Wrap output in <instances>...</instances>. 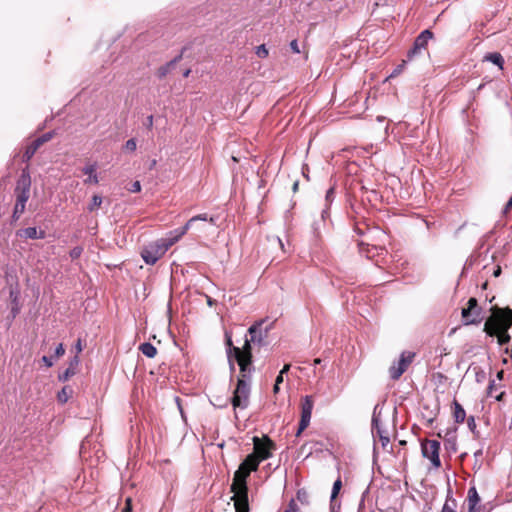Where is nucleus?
Here are the masks:
<instances>
[{"instance_id":"1","label":"nucleus","mask_w":512,"mask_h":512,"mask_svg":"<svg viewBox=\"0 0 512 512\" xmlns=\"http://www.w3.org/2000/svg\"><path fill=\"white\" fill-rule=\"evenodd\" d=\"M260 462L255 454H249L240 464L234 473L233 482L231 484L232 500L236 512H249L248 487L247 478L252 471L258 469Z\"/></svg>"},{"instance_id":"2","label":"nucleus","mask_w":512,"mask_h":512,"mask_svg":"<svg viewBox=\"0 0 512 512\" xmlns=\"http://www.w3.org/2000/svg\"><path fill=\"white\" fill-rule=\"evenodd\" d=\"M31 177L28 169H23L15 188L16 203L12 218L18 220L24 213L26 203L30 197Z\"/></svg>"},{"instance_id":"3","label":"nucleus","mask_w":512,"mask_h":512,"mask_svg":"<svg viewBox=\"0 0 512 512\" xmlns=\"http://www.w3.org/2000/svg\"><path fill=\"white\" fill-rule=\"evenodd\" d=\"M173 245L169 237L166 236L146 245L141 251V257L146 264L154 265Z\"/></svg>"},{"instance_id":"4","label":"nucleus","mask_w":512,"mask_h":512,"mask_svg":"<svg viewBox=\"0 0 512 512\" xmlns=\"http://www.w3.org/2000/svg\"><path fill=\"white\" fill-rule=\"evenodd\" d=\"M250 390L249 381L244 378H238L237 385L232 397V405L234 409H245L248 407Z\"/></svg>"},{"instance_id":"5","label":"nucleus","mask_w":512,"mask_h":512,"mask_svg":"<svg viewBox=\"0 0 512 512\" xmlns=\"http://www.w3.org/2000/svg\"><path fill=\"white\" fill-rule=\"evenodd\" d=\"M462 320L464 325L479 324L483 320L482 308L478 305L476 298H470L467 307L462 309Z\"/></svg>"},{"instance_id":"6","label":"nucleus","mask_w":512,"mask_h":512,"mask_svg":"<svg viewBox=\"0 0 512 512\" xmlns=\"http://www.w3.org/2000/svg\"><path fill=\"white\" fill-rule=\"evenodd\" d=\"M440 442L437 440H424L421 443V452L424 458L430 460L434 468L441 466V460L439 457Z\"/></svg>"},{"instance_id":"7","label":"nucleus","mask_w":512,"mask_h":512,"mask_svg":"<svg viewBox=\"0 0 512 512\" xmlns=\"http://www.w3.org/2000/svg\"><path fill=\"white\" fill-rule=\"evenodd\" d=\"M196 221H209L210 223L215 224V219L213 217H208L207 214H199L190 218L183 227L170 231L167 236L173 244L177 243Z\"/></svg>"},{"instance_id":"8","label":"nucleus","mask_w":512,"mask_h":512,"mask_svg":"<svg viewBox=\"0 0 512 512\" xmlns=\"http://www.w3.org/2000/svg\"><path fill=\"white\" fill-rule=\"evenodd\" d=\"M415 357L414 352L404 351L400 355L397 363H393L389 368L390 377L393 380L399 379L402 374L407 370L408 366L412 363Z\"/></svg>"},{"instance_id":"9","label":"nucleus","mask_w":512,"mask_h":512,"mask_svg":"<svg viewBox=\"0 0 512 512\" xmlns=\"http://www.w3.org/2000/svg\"><path fill=\"white\" fill-rule=\"evenodd\" d=\"M314 407V402L311 396H305L301 402V418L299 422V427L296 432V436H300L301 433L309 426L312 410Z\"/></svg>"},{"instance_id":"10","label":"nucleus","mask_w":512,"mask_h":512,"mask_svg":"<svg viewBox=\"0 0 512 512\" xmlns=\"http://www.w3.org/2000/svg\"><path fill=\"white\" fill-rule=\"evenodd\" d=\"M254 442V452L258 461H264L272 456L271 450L274 448V443L268 438L265 437L263 440L258 437L253 438Z\"/></svg>"},{"instance_id":"11","label":"nucleus","mask_w":512,"mask_h":512,"mask_svg":"<svg viewBox=\"0 0 512 512\" xmlns=\"http://www.w3.org/2000/svg\"><path fill=\"white\" fill-rule=\"evenodd\" d=\"M233 357L235 358L240 367L241 376L239 378H244L249 381L253 370L252 356H248L247 354H241L240 348H233Z\"/></svg>"},{"instance_id":"12","label":"nucleus","mask_w":512,"mask_h":512,"mask_svg":"<svg viewBox=\"0 0 512 512\" xmlns=\"http://www.w3.org/2000/svg\"><path fill=\"white\" fill-rule=\"evenodd\" d=\"M264 322H265V320L257 321L248 329V332L251 336V341L253 343L262 345L264 342V339L268 335V332L272 329L273 324H274L273 322L269 326L262 329V325Z\"/></svg>"},{"instance_id":"13","label":"nucleus","mask_w":512,"mask_h":512,"mask_svg":"<svg viewBox=\"0 0 512 512\" xmlns=\"http://www.w3.org/2000/svg\"><path fill=\"white\" fill-rule=\"evenodd\" d=\"M433 33L426 29L422 31L415 39L413 47L408 51L407 58L411 60L415 55L419 54L422 49H425L428 41L432 39Z\"/></svg>"},{"instance_id":"14","label":"nucleus","mask_w":512,"mask_h":512,"mask_svg":"<svg viewBox=\"0 0 512 512\" xmlns=\"http://www.w3.org/2000/svg\"><path fill=\"white\" fill-rule=\"evenodd\" d=\"M372 435H373L374 441H376V439H378L379 442L381 443L382 447L384 449L387 448V446L390 443L389 434L382 427L379 419L375 415H373V418H372Z\"/></svg>"},{"instance_id":"15","label":"nucleus","mask_w":512,"mask_h":512,"mask_svg":"<svg viewBox=\"0 0 512 512\" xmlns=\"http://www.w3.org/2000/svg\"><path fill=\"white\" fill-rule=\"evenodd\" d=\"M488 322H490V329L492 331H508L512 324L507 310L503 311L500 315L496 316L493 320H489Z\"/></svg>"},{"instance_id":"16","label":"nucleus","mask_w":512,"mask_h":512,"mask_svg":"<svg viewBox=\"0 0 512 512\" xmlns=\"http://www.w3.org/2000/svg\"><path fill=\"white\" fill-rule=\"evenodd\" d=\"M468 512H482L479 503L480 497L475 487H471L468 490Z\"/></svg>"},{"instance_id":"17","label":"nucleus","mask_w":512,"mask_h":512,"mask_svg":"<svg viewBox=\"0 0 512 512\" xmlns=\"http://www.w3.org/2000/svg\"><path fill=\"white\" fill-rule=\"evenodd\" d=\"M78 364H79V358H78V356H74L70 360L69 367L63 373L59 374V376H58L59 380L62 382H65L70 377L75 375Z\"/></svg>"},{"instance_id":"18","label":"nucleus","mask_w":512,"mask_h":512,"mask_svg":"<svg viewBox=\"0 0 512 512\" xmlns=\"http://www.w3.org/2000/svg\"><path fill=\"white\" fill-rule=\"evenodd\" d=\"M444 445L448 451H457V437L456 430L447 431L444 436Z\"/></svg>"},{"instance_id":"19","label":"nucleus","mask_w":512,"mask_h":512,"mask_svg":"<svg viewBox=\"0 0 512 512\" xmlns=\"http://www.w3.org/2000/svg\"><path fill=\"white\" fill-rule=\"evenodd\" d=\"M485 331L491 336L497 335L499 345L507 344L511 339L508 331H492L490 329V322H486Z\"/></svg>"},{"instance_id":"20","label":"nucleus","mask_w":512,"mask_h":512,"mask_svg":"<svg viewBox=\"0 0 512 512\" xmlns=\"http://www.w3.org/2000/svg\"><path fill=\"white\" fill-rule=\"evenodd\" d=\"M19 295L20 292L16 288H11L9 292V297L11 300V312L13 317H15L20 312V303H19Z\"/></svg>"},{"instance_id":"21","label":"nucleus","mask_w":512,"mask_h":512,"mask_svg":"<svg viewBox=\"0 0 512 512\" xmlns=\"http://www.w3.org/2000/svg\"><path fill=\"white\" fill-rule=\"evenodd\" d=\"M96 164H89L83 168V173L88 175V178L84 180L85 183L98 184V175L96 173Z\"/></svg>"},{"instance_id":"22","label":"nucleus","mask_w":512,"mask_h":512,"mask_svg":"<svg viewBox=\"0 0 512 512\" xmlns=\"http://www.w3.org/2000/svg\"><path fill=\"white\" fill-rule=\"evenodd\" d=\"M359 251L361 254L365 255L367 258H373L376 254H379V251H383L382 248H378L376 246H370L369 244L360 243Z\"/></svg>"},{"instance_id":"23","label":"nucleus","mask_w":512,"mask_h":512,"mask_svg":"<svg viewBox=\"0 0 512 512\" xmlns=\"http://www.w3.org/2000/svg\"><path fill=\"white\" fill-rule=\"evenodd\" d=\"M453 416L456 423H463L466 417L464 408L456 400L453 402Z\"/></svg>"},{"instance_id":"24","label":"nucleus","mask_w":512,"mask_h":512,"mask_svg":"<svg viewBox=\"0 0 512 512\" xmlns=\"http://www.w3.org/2000/svg\"><path fill=\"white\" fill-rule=\"evenodd\" d=\"M456 507H457V502L453 498L452 492L449 489L441 512H456Z\"/></svg>"},{"instance_id":"25","label":"nucleus","mask_w":512,"mask_h":512,"mask_svg":"<svg viewBox=\"0 0 512 512\" xmlns=\"http://www.w3.org/2000/svg\"><path fill=\"white\" fill-rule=\"evenodd\" d=\"M139 350L143 353V355H145L148 358H153L157 354L156 347L149 342L142 343L139 346Z\"/></svg>"},{"instance_id":"26","label":"nucleus","mask_w":512,"mask_h":512,"mask_svg":"<svg viewBox=\"0 0 512 512\" xmlns=\"http://www.w3.org/2000/svg\"><path fill=\"white\" fill-rule=\"evenodd\" d=\"M484 59L497 65L500 69H503L504 59L500 53H498V52L488 53L484 57Z\"/></svg>"},{"instance_id":"27","label":"nucleus","mask_w":512,"mask_h":512,"mask_svg":"<svg viewBox=\"0 0 512 512\" xmlns=\"http://www.w3.org/2000/svg\"><path fill=\"white\" fill-rule=\"evenodd\" d=\"M73 389L70 386H64L57 394V399L60 403H66L72 396Z\"/></svg>"},{"instance_id":"28","label":"nucleus","mask_w":512,"mask_h":512,"mask_svg":"<svg viewBox=\"0 0 512 512\" xmlns=\"http://www.w3.org/2000/svg\"><path fill=\"white\" fill-rule=\"evenodd\" d=\"M24 235L29 239H43L45 237V232L38 230L36 227H28L24 230Z\"/></svg>"},{"instance_id":"29","label":"nucleus","mask_w":512,"mask_h":512,"mask_svg":"<svg viewBox=\"0 0 512 512\" xmlns=\"http://www.w3.org/2000/svg\"><path fill=\"white\" fill-rule=\"evenodd\" d=\"M296 499L303 505H309L310 503V495L308 491L304 488H301L297 491Z\"/></svg>"},{"instance_id":"30","label":"nucleus","mask_w":512,"mask_h":512,"mask_svg":"<svg viewBox=\"0 0 512 512\" xmlns=\"http://www.w3.org/2000/svg\"><path fill=\"white\" fill-rule=\"evenodd\" d=\"M341 487H342V481H341V478L339 477L334 482L333 487H332L331 497H330V501L331 502H333L337 498V496H338V494H339V492L341 490Z\"/></svg>"},{"instance_id":"31","label":"nucleus","mask_w":512,"mask_h":512,"mask_svg":"<svg viewBox=\"0 0 512 512\" xmlns=\"http://www.w3.org/2000/svg\"><path fill=\"white\" fill-rule=\"evenodd\" d=\"M102 204V197L99 195H94L92 197L91 203L88 205L87 209L90 212L95 211L97 208H99Z\"/></svg>"},{"instance_id":"32","label":"nucleus","mask_w":512,"mask_h":512,"mask_svg":"<svg viewBox=\"0 0 512 512\" xmlns=\"http://www.w3.org/2000/svg\"><path fill=\"white\" fill-rule=\"evenodd\" d=\"M38 150V148H36L32 143L31 145H29L25 152H24V155H23V160L24 161H29L33 156L34 154L36 153V151Z\"/></svg>"},{"instance_id":"33","label":"nucleus","mask_w":512,"mask_h":512,"mask_svg":"<svg viewBox=\"0 0 512 512\" xmlns=\"http://www.w3.org/2000/svg\"><path fill=\"white\" fill-rule=\"evenodd\" d=\"M406 60H403L401 64L397 65L394 70L391 72V74L388 76V78H395L398 75H400L405 68Z\"/></svg>"},{"instance_id":"34","label":"nucleus","mask_w":512,"mask_h":512,"mask_svg":"<svg viewBox=\"0 0 512 512\" xmlns=\"http://www.w3.org/2000/svg\"><path fill=\"white\" fill-rule=\"evenodd\" d=\"M226 343H227V346H228L227 353H228V358H229V362H230V368H231V370H234L235 367H234V364H233L231 358H232L233 348H236V347L232 345V340H231L230 337H227Z\"/></svg>"},{"instance_id":"35","label":"nucleus","mask_w":512,"mask_h":512,"mask_svg":"<svg viewBox=\"0 0 512 512\" xmlns=\"http://www.w3.org/2000/svg\"><path fill=\"white\" fill-rule=\"evenodd\" d=\"M175 61L176 60L171 61L170 63H168V64H166V65H164V66H162V67H160L158 69V76H159V78H163V77H165L169 73L170 67H171V65H173L175 63Z\"/></svg>"},{"instance_id":"36","label":"nucleus","mask_w":512,"mask_h":512,"mask_svg":"<svg viewBox=\"0 0 512 512\" xmlns=\"http://www.w3.org/2000/svg\"><path fill=\"white\" fill-rule=\"evenodd\" d=\"M268 54H269L268 49H267V47L264 44L259 45L256 48V55L259 58H266L268 56Z\"/></svg>"},{"instance_id":"37","label":"nucleus","mask_w":512,"mask_h":512,"mask_svg":"<svg viewBox=\"0 0 512 512\" xmlns=\"http://www.w3.org/2000/svg\"><path fill=\"white\" fill-rule=\"evenodd\" d=\"M284 512H300V509H299L295 499H291L289 501L288 506L284 510Z\"/></svg>"},{"instance_id":"38","label":"nucleus","mask_w":512,"mask_h":512,"mask_svg":"<svg viewBox=\"0 0 512 512\" xmlns=\"http://www.w3.org/2000/svg\"><path fill=\"white\" fill-rule=\"evenodd\" d=\"M251 342H252L251 339L250 340H248V339L245 340V343H244L243 347L240 348V353L241 354H243V355L247 354L248 356H252L251 355V344H250Z\"/></svg>"},{"instance_id":"39","label":"nucleus","mask_w":512,"mask_h":512,"mask_svg":"<svg viewBox=\"0 0 512 512\" xmlns=\"http://www.w3.org/2000/svg\"><path fill=\"white\" fill-rule=\"evenodd\" d=\"M334 197H335L334 188L331 187L327 190L326 195H325V201H326L327 205H329L333 202Z\"/></svg>"},{"instance_id":"40","label":"nucleus","mask_w":512,"mask_h":512,"mask_svg":"<svg viewBox=\"0 0 512 512\" xmlns=\"http://www.w3.org/2000/svg\"><path fill=\"white\" fill-rule=\"evenodd\" d=\"M136 147H137V144H136V140L135 139H129L125 143V149L128 150V151L133 152V151L136 150Z\"/></svg>"},{"instance_id":"41","label":"nucleus","mask_w":512,"mask_h":512,"mask_svg":"<svg viewBox=\"0 0 512 512\" xmlns=\"http://www.w3.org/2000/svg\"><path fill=\"white\" fill-rule=\"evenodd\" d=\"M82 254V248L81 247H74L71 251H70V257L72 259H77L80 257V255Z\"/></svg>"},{"instance_id":"42","label":"nucleus","mask_w":512,"mask_h":512,"mask_svg":"<svg viewBox=\"0 0 512 512\" xmlns=\"http://www.w3.org/2000/svg\"><path fill=\"white\" fill-rule=\"evenodd\" d=\"M129 191L132 193H138L141 191V184L139 181H135L131 184V187L129 188Z\"/></svg>"},{"instance_id":"43","label":"nucleus","mask_w":512,"mask_h":512,"mask_svg":"<svg viewBox=\"0 0 512 512\" xmlns=\"http://www.w3.org/2000/svg\"><path fill=\"white\" fill-rule=\"evenodd\" d=\"M467 425H468V428L472 431V432H475L476 430V422H475V419L473 416H470L468 419H467Z\"/></svg>"},{"instance_id":"44","label":"nucleus","mask_w":512,"mask_h":512,"mask_svg":"<svg viewBox=\"0 0 512 512\" xmlns=\"http://www.w3.org/2000/svg\"><path fill=\"white\" fill-rule=\"evenodd\" d=\"M65 353V349H64V346L63 344H59L56 349H55V356L56 357H61L63 356Z\"/></svg>"},{"instance_id":"45","label":"nucleus","mask_w":512,"mask_h":512,"mask_svg":"<svg viewBox=\"0 0 512 512\" xmlns=\"http://www.w3.org/2000/svg\"><path fill=\"white\" fill-rule=\"evenodd\" d=\"M131 498L128 497L125 501V507L123 508L122 512H132V504H131Z\"/></svg>"},{"instance_id":"46","label":"nucleus","mask_w":512,"mask_h":512,"mask_svg":"<svg viewBox=\"0 0 512 512\" xmlns=\"http://www.w3.org/2000/svg\"><path fill=\"white\" fill-rule=\"evenodd\" d=\"M290 48L294 53H300L299 45L297 40H292L290 42Z\"/></svg>"},{"instance_id":"47","label":"nucleus","mask_w":512,"mask_h":512,"mask_svg":"<svg viewBox=\"0 0 512 512\" xmlns=\"http://www.w3.org/2000/svg\"><path fill=\"white\" fill-rule=\"evenodd\" d=\"M330 509L331 512H338L340 509V503L336 502V499L333 502L330 501Z\"/></svg>"},{"instance_id":"48","label":"nucleus","mask_w":512,"mask_h":512,"mask_svg":"<svg viewBox=\"0 0 512 512\" xmlns=\"http://www.w3.org/2000/svg\"><path fill=\"white\" fill-rule=\"evenodd\" d=\"M41 361L45 364V366L47 367H52L53 366V361H52V358L51 357H48V356H43Z\"/></svg>"},{"instance_id":"49","label":"nucleus","mask_w":512,"mask_h":512,"mask_svg":"<svg viewBox=\"0 0 512 512\" xmlns=\"http://www.w3.org/2000/svg\"><path fill=\"white\" fill-rule=\"evenodd\" d=\"M53 135H54V133H53V132H47V133L43 134V135L41 136V138H42V140H43L44 142H48L49 140H51V139L53 138Z\"/></svg>"},{"instance_id":"50","label":"nucleus","mask_w":512,"mask_h":512,"mask_svg":"<svg viewBox=\"0 0 512 512\" xmlns=\"http://www.w3.org/2000/svg\"><path fill=\"white\" fill-rule=\"evenodd\" d=\"M45 142L42 140L41 136L38 137L37 139H35L32 144L36 147V148H40L41 145H43Z\"/></svg>"},{"instance_id":"51","label":"nucleus","mask_w":512,"mask_h":512,"mask_svg":"<svg viewBox=\"0 0 512 512\" xmlns=\"http://www.w3.org/2000/svg\"><path fill=\"white\" fill-rule=\"evenodd\" d=\"M511 208H512V195H511V198L507 201V203L503 209V213H507Z\"/></svg>"},{"instance_id":"52","label":"nucleus","mask_w":512,"mask_h":512,"mask_svg":"<svg viewBox=\"0 0 512 512\" xmlns=\"http://www.w3.org/2000/svg\"><path fill=\"white\" fill-rule=\"evenodd\" d=\"M328 216H329V209L327 207V208L322 210L321 217H322L323 220H325L326 217H328Z\"/></svg>"},{"instance_id":"53","label":"nucleus","mask_w":512,"mask_h":512,"mask_svg":"<svg viewBox=\"0 0 512 512\" xmlns=\"http://www.w3.org/2000/svg\"><path fill=\"white\" fill-rule=\"evenodd\" d=\"M75 350L77 353H80L82 351V344H81V340L79 339L75 345Z\"/></svg>"},{"instance_id":"54","label":"nucleus","mask_w":512,"mask_h":512,"mask_svg":"<svg viewBox=\"0 0 512 512\" xmlns=\"http://www.w3.org/2000/svg\"><path fill=\"white\" fill-rule=\"evenodd\" d=\"M289 369H290V364H285L279 373L284 375L285 373H287L289 371Z\"/></svg>"},{"instance_id":"55","label":"nucleus","mask_w":512,"mask_h":512,"mask_svg":"<svg viewBox=\"0 0 512 512\" xmlns=\"http://www.w3.org/2000/svg\"><path fill=\"white\" fill-rule=\"evenodd\" d=\"M283 382V375L279 373V375L276 377L275 383L281 384Z\"/></svg>"},{"instance_id":"56","label":"nucleus","mask_w":512,"mask_h":512,"mask_svg":"<svg viewBox=\"0 0 512 512\" xmlns=\"http://www.w3.org/2000/svg\"><path fill=\"white\" fill-rule=\"evenodd\" d=\"M176 403H177V406L180 410V413L183 415V410H182V407H181V402H180V398L179 397H176Z\"/></svg>"},{"instance_id":"57","label":"nucleus","mask_w":512,"mask_h":512,"mask_svg":"<svg viewBox=\"0 0 512 512\" xmlns=\"http://www.w3.org/2000/svg\"><path fill=\"white\" fill-rule=\"evenodd\" d=\"M279 385H280V384H277V383H275V384H274L273 392H274L275 394L279 392Z\"/></svg>"},{"instance_id":"58","label":"nucleus","mask_w":512,"mask_h":512,"mask_svg":"<svg viewBox=\"0 0 512 512\" xmlns=\"http://www.w3.org/2000/svg\"><path fill=\"white\" fill-rule=\"evenodd\" d=\"M506 310H507V313H508V315H509V318H510V320H511V322H512V310H511V309H506Z\"/></svg>"},{"instance_id":"59","label":"nucleus","mask_w":512,"mask_h":512,"mask_svg":"<svg viewBox=\"0 0 512 512\" xmlns=\"http://www.w3.org/2000/svg\"><path fill=\"white\" fill-rule=\"evenodd\" d=\"M207 303H208L209 306H212L214 302H213V300L210 297H208L207 298Z\"/></svg>"},{"instance_id":"60","label":"nucleus","mask_w":512,"mask_h":512,"mask_svg":"<svg viewBox=\"0 0 512 512\" xmlns=\"http://www.w3.org/2000/svg\"><path fill=\"white\" fill-rule=\"evenodd\" d=\"M148 123H149V125H152V123H153V116H149L148 117Z\"/></svg>"},{"instance_id":"61","label":"nucleus","mask_w":512,"mask_h":512,"mask_svg":"<svg viewBox=\"0 0 512 512\" xmlns=\"http://www.w3.org/2000/svg\"><path fill=\"white\" fill-rule=\"evenodd\" d=\"M474 455L477 457V456H480L482 455V451L481 450H478L474 453Z\"/></svg>"},{"instance_id":"62","label":"nucleus","mask_w":512,"mask_h":512,"mask_svg":"<svg viewBox=\"0 0 512 512\" xmlns=\"http://www.w3.org/2000/svg\"><path fill=\"white\" fill-rule=\"evenodd\" d=\"M500 274V268H498L495 272H494V275L495 276H498Z\"/></svg>"},{"instance_id":"63","label":"nucleus","mask_w":512,"mask_h":512,"mask_svg":"<svg viewBox=\"0 0 512 512\" xmlns=\"http://www.w3.org/2000/svg\"><path fill=\"white\" fill-rule=\"evenodd\" d=\"M493 385H494V381H491V382H490V385H489V389H494V386H493Z\"/></svg>"},{"instance_id":"64","label":"nucleus","mask_w":512,"mask_h":512,"mask_svg":"<svg viewBox=\"0 0 512 512\" xmlns=\"http://www.w3.org/2000/svg\"><path fill=\"white\" fill-rule=\"evenodd\" d=\"M189 73H190V70H186V71L184 72V77H187V76L189 75Z\"/></svg>"}]
</instances>
